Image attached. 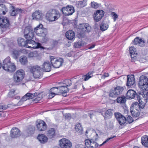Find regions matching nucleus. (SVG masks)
I'll return each instance as SVG.
<instances>
[{"label":"nucleus","instance_id":"1","mask_svg":"<svg viewBox=\"0 0 148 148\" xmlns=\"http://www.w3.org/2000/svg\"><path fill=\"white\" fill-rule=\"evenodd\" d=\"M34 31L32 26L26 27L24 32L25 38L28 40H32L34 36V32H36L38 36L43 37L46 36L47 34V30L43 27L42 24H40L34 28Z\"/></svg>","mask_w":148,"mask_h":148},{"label":"nucleus","instance_id":"2","mask_svg":"<svg viewBox=\"0 0 148 148\" xmlns=\"http://www.w3.org/2000/svg\"><path fill=\"white\" fill-rule=\"evenodd\" d=\"M2 66L3 69L7 71L10 72L14 71L16 67L14 63H11L10 61V58L8 56L4 60L2 65L1 62L0 60V69Z\"/></svg>","mask_w":148,"mask_h":148},{"label":"nucleus","instance_id":"3","mask_svg":"<svg viewBox=\"0 0 148 148\" xmlns=\"http://www.w3.org/2000/svg\"><path fill=\"white\" fill-rule=\"evenodd\" d=\"M59 12L55 9H51L46 13L45 17L47 20L53 21L56 20L60 17Z\"/></svg>","mask_w":148,"mask_h":148},{"label":"nucleus","instance_id":"4","mask_svg":"<svg viewBox=\"0 0 148 148\" xmlns=\"http://www.w3.org/2000/svg\"><path fill=\"white\" fill-rule=\"evenodd\" d=\"M29 69L30 72L33 74L34 77L36 79L41 78L43 75V72L41 68L38 65L30 66Z\"/></svg>","mask_w":148,"mask_h":148},{"label":"nucleus","instance_id":"5","mask_svg":"<svg viewBox=\"0 0 148 148\" xmlns=\"http://www.w3.org/2000/svg\"><path fill=\"white\" fill-rule=\"evenodd\" d=\"M138 85L140 88H142L143 92L148 91V78L145 76H141L139 78Z\"/></svg>","mask_w":148,"mask_h":148},{"label":"nucleus","instance_id":"6","mask_svg":"<svg viewBox=\"0 0 148 148\" xmlns=\"http://www.w3.org/2000/svg\"><path fill=\"white\" fill-rule=\"evenodd\" d=\"M50 57L51 63L54 68H59L62 66L64 62V60L62 58L58 59L53 56H50Z\"/></svg>","mask_w":148,"mask_h":148},{"label":"nucleus","instance_id":"7","mask_svg":"<svg viewBox=\"0 0 148 148\" xmlns=\"http://www.w3.org/2000/svg\"><path fill=\"white\" fill-rule=\"evenodd\" d=\"M125 87L117 86L114 88V90L110 91L109 96L112 97H117L121 94L124 89Z\"/></svg>","mask_w":148,"mask_h":148},{"label":"nucleus","instance_id":"8","mask_svg":"<svg viewBox=\"0 0 148 148\" xmlns=\"http://www.w3.org/2000/svg\"><path fill=\"white\" fill-rule=\"evenodd\" d=\"M62 13L65 16L71 15L74 12V7L71 5H68L66 7H63L62 9Z\"/></svg>","mask_w":148,"mask_h":148},{"label":"nucleus","instance_id":"9","mask_svg":"<svg viewBox=\"0 0 148 148\" xmlns=\"http://www.w3.org/2000/svg\"><path fill=\"white\" fill-rule=\"evenodd\" d=\"M10 25L9 19L6 17H0V27L1 29H6Z\"/></svg>","mask_w":148,"mask_h":148},{"label":"nucleus","instance_id":"10","mask_svg":"<svg viewBox=\"0 0 148 148\" xmlns=\"http://www.w3.org/2000/svg\"><path fill=\"white\" fill-rule=\"evenodd\" d=\"M78 29L84 33H87L91 32V27L88 23H82L79 25Z\"/></svg>","mask_w":148,"mask_h":148},{"label":"nucleus","instance_id":"11","mask_svg":"<svg viewBox=\"0 0 148 148\" xmlns=\"http://www.w3.org/2000/svg\"><path fill=\"white\" fill-rule=\"evenodd\" d=\"M37 130L38 131H43L45 130L47 126L45 121L42 120H37L36 123Z\"/></svg>","mask_w":148,"mask_h":148},{"label":"nucleus","instance_id":"12","mask_svg":"<svg viewBox=\"0 0 148 148\" xmlns=\"http://www.w3.org/2000/svg\"><path fill=\"white\" fill-rule=\"evenodd\" d=\"M141 108L139 107V105H138V103L137 102H135L133 103L131 105L130 110V112L131 113L132 116L134 117H136L138 116L140 114V112L139 111H137L136 112L135 111H133L134 109H135L136 110H137L136 108Z\"/></svg>","mask_w":148,"mask_h":148},{"label":"nucleus","instance_id":"13","mask_svg":"<svg viewBox=\"0 0 148 148\" xmlns=\"http://www.w3.org/2000/svg\"><path fill=\"white\" fill-rule=\"evenodd\" d=\"M28 46L27 48H29L37 49L40 48L43 49H45L42 46L40 43L36 42L32 40L28 41Z\"/></svg>","mask_w":148,"mask_h":148},{"label":"nucleus","instance_id":"14","mask_svg":"<svg viewBox=\"0 0 148 148\" xmlns=\"http://www.w3.org/2000/svg\"><path fill=\"white\" fill-rule=\"evenodd\" d=\"M59 145L62 148H71L72 143L68 139L63 138L59 140Z\"/></svg>","mask_w":148,"mask_h":148},{"label":"nucleus","instance_id":"15","mask_svg":"<svg viewBox=\"0 0 148 148\" xmlns=\"http://www.w3.org/2000/svg\"><path fill=\"white\" fill-rule=\"evenodd\" d=\"M114 115L116 119L120 125H123L126 123V118L121 113L116 112L115 113Z\"/></svg>","mask_w":148,"mask_h":148},{"label":"nucleus","instance_id":"16","mask_svg":"<svg viewBox=\"0 0 148 148\" xmlns=\"http://www.w3.org/2000/svg\"><path fill=\"white\" fill-rule=\"evenodd\" d=\"M105 12L102 10H97L94 13V20L96 22H98L100 21L104 16Z\"/></svg>","mask_w":148,"mask_h":148},{"label":"nucleus","instance_id":"17","mask_svg":"<svg viewBox=\"0 0 148 148\" xmlns=\"http://www.w3.org/2000/svg\"><path fill=\"white\" fill-rule=\"evenodd\" d=\"M35 94H32L30 92H28L24 95L20 100L18 103L17 104L20 106L23 103V102L26 101L27 99H32L34 97Z\"/></svg>","mask_w":148,"mask_h":148},{"label":"nucleus","instance_id":"18","mask_svg":"<svg viewBox=\"0 0 148 148\" xmlns=\"http://www.w3.org/2000/svg\"><path fill=\"white\" fill-rule=\"evenodd\" d=\"M85 142L87 148H97L98 147V144L93 140L87 139Z\"/></svg>","mask_w":148,"mask_h":148},{"label":"nucleus","instance_id":"19","mask_svg":"<svg viewBox=\"0 0 148 148\" xmlns=\"http://www.w3.org/2000/svg\"><path fill=\"white\" fill-rule=\"evenodd\" d=\"M43 16V14L41 11L39 10H36L32 14L33 19L37 21L41 20Z\"/></svg>","mask_w":148,"mask_h":148},{"label":"nucleus","instance_id":"20","mask_svg":"<svg viewBox=\"0 0 148 148\" xmlns=\"http://www.w3.org/2000/svg\"><path fill=\"white\" fill-rule=\"evenodd\" d=\"M144 94H141V93H139V94H136L135 96H136V98H137V99L139 103H138V105H139V107H141V108H143L145 106V103H144V102H143V103H142V100H143V98H142L141 96H142V97H143L144 98V100H146L147 99H146V97H144Z\"/></svg>","mask_w":148,"mask_h":148},{"label":"nucleus","instance_id":"21","mask_svg":"<svg viewBox=\"0 0 148 148\" xmlns=\"http://www.w3.org/2000/svg\"><path fill=\"white\" fill-rule=\"evenodd\" d=\"M21 134V132L19 129L16 127L12 128L10 134V136L12 138H16L19 137Z\"/></svg>","mask_w":148,"mask_h":148},{"label":"nucleus","instance_id":"22","mask_svg":"<svg viewBox=\"0 0 148 148\" xmlns=\"http://www.w3.org/2000/svg\"><path fill=\"white\" fill-rule=\"evenodd\" d=\"M135 82L134 76V75H128L127 76L126 86L128 87H131L133 86Z\"/></svg>","mask_w":148,"mask_h":148},{"label":"nucleus","instance_id":"23","mask_svg":"<svg viewBox=\"0 0 148 148\" xmlns=\"http://www.w3.org/2000/svg\"><path fill=\"white\" fill-rule=\"evenodd\" d=\"M57 89L58 90H59L60 93L61 94H65L68 92L69 91V89L67 87H66L64 85H62L60 86L57 87H54L52 88L51 90H52L53 89Z\"/></svg>","mask_w":148,"mask_h":148},{"label":"nucleus","instance_id":"24","mask_svg":"<svg viewBox=\"0 0 148 148\" xmlns=\"http://www.w3.org/2000/svg\"><path fill=\"white\" fill-rule=\"evenodd\" d=\"M113 110L112 109H109L105 112L102 113L101 114L104 117L105 119H109L111 118L113 115Z\"/></svg>","mask_w":148,"mask_h":148},{"label":"nucleus","instance_id":"25","mask_svg":"<svg viewBox=\"0 0 148 148\" xmlns=\"http://www.w3.org/2000/svg\"><path fill=\"white\" fill-rule=\"evenodd\" d=\"M18 44L19 46L22 47H25L27 48L28 46V40L26 39V40L23 38H19L17 40Z\"/></svg>","mask_w":148,"mask_h":148},{"label":"nucleus","instance_id":"26","mask_svg":"<svg viewBox=\"0 0 148 148\" xmlns=\"http://www.w3.org/2000/svg\"><path fill=\"white\" fill-rule=\"evenodd\" d=\"M56 130L54 128H51L47 131V136L49 138H54L56 136Z\"/></svg>","mask_w":148,"mask_h":148},{"label":"nucleus","instance_id":"27","mask_svg":"<svg viewBox=\"0 0 148 148\" xmlns=\"http://www.w3.org/2000/svg\"><path fill=\"white\" fill-rule=\"evenodd\" d=\"M51 64H50L49 61H47L44 62L42 67L41 68L45 72H49L51 71Z\"/></svg>","mask_w":148,"mask_h":148},{"label":"nucleus","instance_id":"28","mask_svg":"<svg viewBox=\"0 0 148 148\" xmlns=\"http://www.w3.org/2000/svg\"><path fill=\"white\" fill-rule=\"evenodd\" d=\"M145 42L142 39L137 37L135 38L134 40V45L138 44L141 47H143L145 46Z\"/></svg>","mask_w":148,"mask_h":148},{"label":"nucleus","instance_id":"29","mask_svg":"<svg viewBox=\"0 0 148 148\" xmlns=\"http://www.w3.org/2000/svg\"><path fill=\"white\" fill-rule=\"evenodd\" d=\"M37 138L40 143L42 144L46 143L48 140L47 136L43 134H39L37 137Z\"/></svg>","mask_w":148,"mask_h":148},{"label":"nucleus","instance_id":"30","mask_svg":"<svg viewBox=\"0 0 148 148\" xmlns=\"http://www.w3.org/2000/svg\"><path fill=\"white\" fill-rule=\"evenodd\" d=\"M136 94V92L135 91L130 89L127 91L126 97L127 99H132L134 98Z\"/></svg>","mask_w":148,"mask_h":148},{"label":"nucleus","instance_id":"31","mask_svg":"<svg viewBox=\"0 0 148 148\" xmlns=\"http://www.w3.org/2000/svg\"><path fill=\"white\" fill-rule=\"evenodd\" d=\"M65 36L68 40H71L74 38L75 33L73 30H69L66 33Z\"/></svg>","mask_w":148,"mask_h":148},{"label":"nucleus","instance_id":"32","mask_svg":"<svg viewBox=\"0 0 148 148\" xmlns=\"http://www.w3.org/2000/svg\"><path fill=\"white\" fill-rule=\"evenodd\" d=\"M35 130V127L34 126H29L25 131L28 136H29L33 134Z\"/></svg>","mask_w":148,"mask_h":148},{"label":"nucleus","instance_id":"33","mask_svg":"<svg viewBox=\"0 0 148 148\" xmlns=\"http://www.w3.org/2000/svg\"><path fill=\"white\" fill-rule=\"evenodd\" d=\"M87 4L86 1L83 0L81 1L77 2L76 3V6L79 8H83Z\"/></svg>","mask_w":148,"mask_h":148},{"label":"nucleus","instance_id":"34","mask_svg":"<svg viewBox=\"0 0 148 148\" xmlns=\"http://www.w3.org/2000/svg\"><path fill=\"white\" fill-rule=\"evenodd\" d=\"M75 130L79 134L81 135L83 133V129L80 123H77L75 125Z\"/></svg>","mask_w":148,"mask_h":148},{"label":"nucleus","instance_id":"35","mask_svg":"<svg viewBox=\"0 0 148 148\" xmlns=\"http://www.w3.org/2000/svg\"><path fill=\"white\" fill-rule=\"evenodd\" d=\"M35 93H36L37 94H35L34 97L33 99L35 97L36 98L34 99L33 100V101L34 102H35V103H37L38 101L41 100V99L42 98V96L41 94L39 93L38 94L36 92H35L34 94Z\"/></svg>","mask_w":148,"mask_h":148},{"label":"nucleus","instance_id":"36","mask_svg":"<svg viewBox=\"0 0 148 148\" xmlns=\"http://www.w3.org/2000/svg\"><path fill=\"white\" fill-rule=\"evenodd\" d=\"M14 74L23 79L25 75L24 71L22 70L17 71Z\"/></svg>","mask_w":148,"mask_h":148},{"label":"nucleus","instance_id":"37","mask_svg":"<svg viewBox=\"0 0 148 148\" xmlns=\"http://www.w3.org/2000/svg\"><path fill=\"white\" fill-rule=\"evenodd\" d=\"M14 82L16 85H18L20 82L22 81V78L19 77L18 76L14 74L13 77Z\"/></svg>","mask_w":148,"mask_h":148},{"label":"nucleus","instance_id":"38","mask_svg":"<svg viewBox=\"0 0 148 148\" xmlns=\"http://www.w3.org/2000/svg\"><path fill=\"white\" fill-rule=\"evenodd\" d=\"M116 101L119 103H124L126 101L125 97L124 96L119 97L116 99Z\"/></svg>","mask_w":148,"mask_h":148},{"label":"nucleus","instance_id":"39","mask_svg":"<svg viewBox=\"0 0 148 148\" xmlns=\"http://www.w3.org/2000/svg\"><path fill=\"white\" fill-rule=\"evenodd\" d=\"M20 61L21 63L23 65L26 64L27 62V57L25 56H23L20 58Z\"/></svg>","mask_w":148,"mask_h":148},{"label":"nucleus","instance_id":"40","mask_svg":"<svg viewBox=\"0 0 148 148\" xmlns=\"http://www.w3.org/2000/svg\"><path fill=\"white\" fill-rule=\"evenodd\" d=\"M108 27V25L105 23H102L100 25V29L102 31L107 30Z\"/></svg>","mask_w":148,"mask_h":148},{"label":"nucleus","instance_id":"41","mask_svg":"<svg viewBox=\"0 0 148 148\" xmlns=\"http://www.w3.org/2000/svg\"><path fill=\"white\" fill-rule=\"evenodd\" d=\"M101 5L100 4L98 3H97L94 1H93L90 3V6L91 7L94 9H97L100 7Z\"/></svg>","mask_w":148,"mask_h":148},{"label":"nucleus","instance_id":"42","mask_svg":"<svg viewBox=\"0 0 148 148\" xmlns=\"http://www.w3.org/2000/svg\"><path fill=\"white\" fill-rule=\"evenodd\" d=\"M59 40H52L51 42V49L57 46L59 43Z\"/></svg>","mask_w":148,"mask_h":148},{"label":"nucleus","instance_id":"43","mask_svg":"<svg viewBox=\"0 0 148 148\" xmlns=\"http://www.w3.org/2000/svg\"><path fill=\"white\" fill-rule=\"evenodd\" d=\"M136 50V49L132 46L129 48V52L130 54V56L132 55H136L137 53Z\"/></svg>","mask_w":148,"mask_h":148},{"label":"nucleus","instance_id":"44","mask_svg":"<svg viewBox=\"0 0 148 148\" xmlns=\"http://www.w3.org/2000/svg\"><path fill=\"white\" fill-rule=\"evenodd\" d=\"M147 139H148V136H143L141 138V143L145 146L146 145L145 143L147 142Z\"/></svg>","mask_w":148,"mask_h":148},{"label":"nucleus","instance_id":"45","mask_svg":"<svg viewBox=\"0 0 148 148\" xmlns=\"http://www.w3.org/2000/svg\"><path fill=\"white\" fill-rule=\"evenodd\" d=\"M19 51L17 50H14L12 53L13 58L16 59L19 56Z\"/></svg>","mask_w":148,"mask_h":148},{"label":"nucleus","instance_id":"46","mask_svg":"<svg viewBox=\"0 0 148 148\" xmlns=\"http://www.w3.org/2000/svg\"><path fill=\"white\" fill-rule=\"evenodd\" d=\"M64 82L63 83V84L66 87L70 86L72 84L71 80L69 79L65 80L64 81Z\"/></svg>","mask_w":148,"mask_h":148},{"label":"nucleus","instance_id":"47","mask_svg":"<svg viewBox=\"0 0 148 148\" xmlns=\"http://www.w3.org/2000/svg\"><path fill=\"white\" fill-rule=\"evenodd\" d=\"M11 104H8L7 106L3 104H0V108L1 109L4 110H6L7 108L10 107Z\"/></svg>","mask_w":148,"mask_h":148},{"label":"nucleus","instance_id":"48","mask_svg":"<svg viewBox=\"0 0 148 148\" xmlns=\"http://www.w3.org/2000/svg\"><path fill=\"white\" fill-rule=\"evenodd\" d=\"M4 9H6V7L5 5L3 7H0V15L2 14H3L4 15L6 13L4 10ZM5 11H6V10H5Z\"/></svg>","mask_w":148,"mask_h":148},{"label":"nucleus","instance_id":"49","mask_svg":"<svg viewBox=\"0 0 148 148\" xmlns=\"http://www.w3.org/2000/svg\"><path fill=\"white\" fill-rule=\"evenodd\" d=\"M82 46L83 44L82 43L81 41H80L76 42L75 43V46L76 48H80Z\"/></svg>","mask_w":148,"mask_h":148},{"label":"nucleus","instance_id":"50","mask_svg":"<svg viewBox=\"0 0 148 148\" xmlns=\"http://www.w3.org/2000/svg\"><path fill=\"white\" fill-rule=\"evenodd\" d=\"M16 12L15 10V9L13 6L12 10H11L10 14L11 16H15L17 15Z\"/></svg>","mask_w":148,"mask_h":148},{"label":"nucleus","instance_id":"51","mask_svg":"<svg viewBox=\"0 0 148 148\" xmlns=\"http://www.w3.org/2000/svg\"><path fill=\"white\" fill-rule=\"evenodd\" d=\"M15 90H13V91H10L8 93V96L9 98L13 97L14 96V92Z\"/></svg>","mask_w":148,"mask_h":148},{"label":"nucleus","instance_id":"52","mask_svg":"<svg viewBox=\"0 0 148 148\" xmlns=\"http://www.w3.org/2000/svg\"><path fill=\"white\" fill-rule=\"evenodd\" d=\"M91 77V76L88 74L84 75L82 76V79L85 81L88 80L89 78Z\"/></svg>","mask_w":148,"mask_h":148},{"label":"nucleus","instance_id":"53","mask_svg":"<svg viewBox=\"0 0 148 148\" xmlns=\"http://www.w3.org/2000/svg\"><path fill=\"white\" fill-rule=\"evenodd\" d=\"M95 111L94 110H92L89 111L88 112V115L90 117V119H92V116L95 115Z\"/></svg>","mask_w":148,"mask_h":148},{"label":"nucleus","instance_id":"54","mask_svg":"<svg viewBox=\"0 0 148 148\" xmlns=\"http://www.w3.org/2000/svg\"><path fill=\"white\" fill-rule=\"evenodd\" d=\"M86 145L82 144H77L75 145V148H86Z\"/></svg>","mask_w":148,"mask_h":148},{"label":"nucleus","instance_id":"55","mask_svg":"<svg viewBox=\"0 0 148 148\" xmlns=\"http://www.w3.org/2000/svg\"><path fill=\"white\" fill-rule=\"evenodd\" d=\"M111 15L113 17L114 21H115L116 20V19L118 18L117 15L115 12H113L111 13Z\"/></svg>","mask_w":148,"mask_h":148},{"label":"nucleus","instance_id":"56","mask_svg":"<svg viewBox=\"0 0 148 148\" xmlns=\"http://www.w3.org/2000/svg\"><path fill=\"white\" fill-rule=\"evenodd\" d=\"M127 121L129 123H130L133 122V120L132 118L130 116H128L127 117L126 119V121Z\"/></svg>","mask_w":148,"mask_h":148},{"label":"nucleus","instance_id":"57","mask_svg":"<svg viewBox=\"0 0 148 148\" xmlns=\"http://www.w3.org/2000/svg\"><path fill=\"white\" fill-rule=\"evenodd\" d=\"M116 136H111L110 138H108L106 140L104 141L103 143H102V145H104L106 144V143L109 141V140L110 139L113 138L114 137H115Z\"/></svg>","mask_w":148,"mask_h":148},{"label":"nucleus","instance_id":"58","mask_svg":"<svg viewBox=\"0 0 148 148\" xmlns=\"http://www.w3.org/2000/svg\"><path fill=\"white\" fill-rule=\"evenodd\" d=\"M65 119H70L71 118V114L69 113H67L65 115Z\"/></svg>","mask_w":148,"mask_h":148},{"label":"nucleus","instance_id":"59","mask_svg":"<svg viewBox=\"0 0 148 148\" xmlns=\"http://www.w3.org/2000/svg\"><path fill=\"white\" fill-rule=\"evenodd\" d=\"M136 55L134 56V55H131V61L132 62H135L136 60Z\"/></svg>","mask_w":148,"mask_h":148},{"label":"nucleus","instance_id":"60","mask_svg":"<svg viewBox=\"0 0 148 148\" xmlns=\"http://www.w3.org/2000/svg\"><path fill=\"white\" fill-rule=\"evenodd\" d=\"M15 10L16 11V12H17V14H21L23 13V10L22 9L19 8H16V9H15Z\"/></svg>","mask_w":148,"mask_h":148},{"label":"nucleus","instance_id":"61","mask_svg":"<svg viewBox=\"0 0 148 148\" xmlns=\"http://www.w3.org/2000/svg\"><path fill=\"white\" fill-rule=\"evenodd\" d=\"M79 81H78L77 82H76L74 84V86L73 87V89H76L78 87L79 84Z\"/></svg>","mask_w":148,"mask_h":148},{"label":"nucleus","instance_id":"62","mask_svg":"<svg viewBox=\"0 0 148 148\" xmlns=\"http://www.w3.org/2000/svg\"><path fill=\"white\" fill-rule=\"evenodd\" d=\"M95 44H92V45H89L88 47V49H91L94 47L95 46Z\"/></svg>","mask_w":148,"mask_h":148},{"label":"nucleus","instance_id":"63","mask_svg":"<svg viewBox=\"0 0 148 148\" xmlns=\"http://www.w3.org/2000/svg\"><path fill=\"white\" fill-rule=\"evenodd\" d=\"M55 95V94L53 92H51L49 95L50 97L52 98Z\"/></svg>","mask_w":148,"mask_h":148},{"label":"nucleus","instance_id":"64","mask_svg":"<svg viewBox=\"0 0 148 148\" xmlns=\"http://www.w3.org/2000/svg\"><path fill=\"white\" fill-rule=\"evenodd\" d=\"M28 56L29 57H33V56H34L33 53L32 52H30L29 53Z\"/></svg>","mask_w":148,"mask_h":148}]
</instances>
